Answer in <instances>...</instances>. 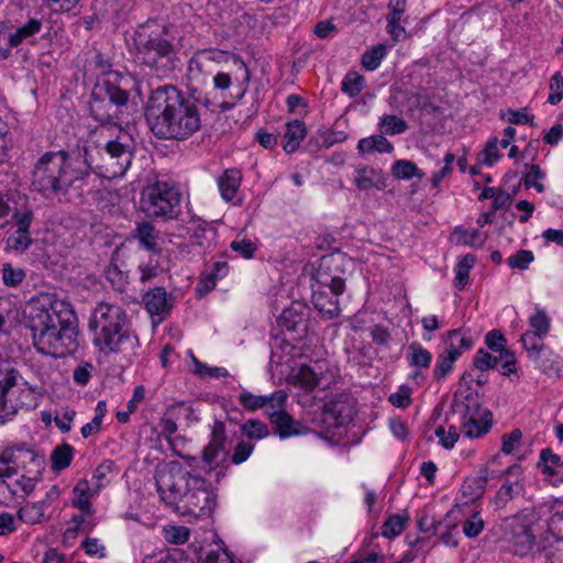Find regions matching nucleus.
Instances as JSON below:
<instances>
[{"mask_svg": "<svg viewBox=\"0 0 563 563\" xmlns=\"http://www.w3.org/2000/svg\"><path fill=\"white\" fill-rule=\"evenodd\" d=\"M498 139L496 136L492 137L485 145V148L481 153V162L487 166H493L496 162L499 161L500 154L498 152Z\"/></svg>", "mask_w": 563, "mask_h": 563, "instance_id": "nucleus-57", "label": "nucleus"}, {"mask_svg": "<svg viewBox=\"0 0 563 563\" xmlns=\"http://www.w3.org/2000/svg\"><path fill=\"white\" fill-rule=\"evenodd\" d=\"M486 410L482 407L477 393L468 391L465 394L463 390H456L453 395L449 415L457 417L459 422H463L478 418Z\"/></svg>", "mask_w": 563, "mask_h": 563, "instance_id": "nucleus-14", "label": "nucleus"}, {"mask_svg": "<svg viewBox=\"0 0 563 563\" xmlns=\"http://www.w3.org/2000/svg\"><path fill=\"white\" fill-rule=\"evenodd\" d=\"M307 134L306 125L302 121L295 120L287 123L286 132L283 140V148L287 154L296 152L300 142Z\"/></svg>", "mask_w": 563, "mask_h": 563, "instance_id": "nucleus-28", "label": "nucleus"}, {"mask_svg": "<svg viewBox=\"0 0 563 563\" xmlns=\"http://www.w3.org/2000/svg\"><path fill=\"white\" fill-rule=\"evenodd\" d=\"M534 256L531 251L520 250L508 258L511 268L527 269Z\"/></svg>", "mask_w": 563, "mask_h": 563, "instance_id": "nucleus-62", "label": "nucleus"}, {"mask_svg": "<svg viewBox=\"0 0 563 563\" xmlns=\"http://www.w3.org/2000/svg\"><path fill=\"white\" fill-rule=\"evenodd\" d=\"M179 191L165 181L145 187L141 194V209L150 218L176 220L181 213Z\"/></svg>", "mask_w": 563, "mask_h": 563, "instance_id": "nucleus-7", "label": "nucleus"}, {"mask_svg": "<svg viewBox=\"0 0 563 563\" xmlns=\"http://www.w3.org/2000/svg\"><path fill=\"white\" fill-rule=\"evenodd\" d=\"M484 529V520L479 512H474L463 523V533L467 538H476Z\"/></svg>", "mask_w": 563, "mask_h": 563, "instance_id": "nucleus-55", "label": "nucleus"}, {"mask_svg": "<svg viewBox=\"0 0 563 563\" xmlns=\"http://www.w3.org/2000/svg\"><path fill=\"white\" fill-rule=\"evenodd\" d=\"M29 231L16 230L8 238V246L16 251H25L32 244Z\"/></svg>", "mask_w": 563, "mask_h": 563, "instance_id": "nucleus-54", "label": "nucleus"}, {"mask_svg": "<svg viewBox=\"0 0 563 563\" xmlns=\"http://www.w3.org/2000/svg\"><path fill=\"white\" fill-rule=\"evenodd\" d=\"M321 286L327 289H318L313 291L312 303L322 318L331 320L340 314V306L338 297L345 290V280L340 276H332L329 280L320 282Z\"/></svg>", "mask_w": 563, "mask_h": 563, "instance_id": "nucleus-10", "label": "nucleus"}, {"mask_svg": "<svg viewBox=\"0 0 563 563\" xmlns=\"http://www.w3.org/2000/svg\"><path fill=\"white\" fill-rule=\"evenodd\" d=\"M305 321L302 313H297L292 308L285 309L280 316V323L288 331H297L299 324Z\"/></svg>", "mask_w": 563, "mask_h": 563, "instance_id": "nucleus-60", "label": "nucleus"}, {"mask_svg": "<svg viewBox=\"0 0 563 563\" xmlns=\"http://www.w3.org/2000/svg\"><path fill=\"white\" fill-rule=\"evenodd\" d=\"M92 174L106 175L103 150L85 140L70 150L44 153L34 166L31 186L46 199L79 203L90 192Z\"/></svg>", "mask_w": 563, "mask_h": 563, "instance_id": "nucleus-1", "label": "nucleus"}, {"mask_svg": "<svg viewBox=\"0 0 563 563\" xmlns=\"http://www.w3.org/2000/svg\"><path fill=\"white\" fill-rule=\"evenodd\" d=\"M521 473V467L518 464H514L507 468L506 475H512L516 477L514 486H501L495 496V504L497 507H504L515 496H518L523 487L519 482L518 476Z\"/></svg>", "mask_w": 563, "mask_h": 563, "instance_id": "nucleus-29", "label": "nucleus"}, {"mask_svg": "<svg viewBox=\"0 0 563 563\" xmlns=\"http://www.w3.org/2000/svg\"><path fill=\"white\" fill-rule=\"evenodd\" d=\"M189 534L190 530L185 526H167L163 529L165 540L172 544H184Z\"/></svg>", "mask_w": 563, "mask_h": 563, "instance_id": "nucleus-48", "label": "nucleus"}, {"mask_svg": "<svg viewBox=\"0 0 563 563\" xmlns=\"http://www.w3.org/2000/svg\"><path fill=\"white\" fill-rule=\"evenodd\" d=\"M229 53L219 48L198 49L194 53L188 63V69L191 74H210L211 65L225 63Z\"/></svg>", "mask_w": 563, "mask_h": 563, "instance_id": "nucleus-18", "label": "nucleus"}, {"mask_svg": "<svg viewBox=\"0 0 563 563\" xmlns=\"http://www.w3.org/2000/svg\"><path fill=\"white\" fill-rule=\"evenodd\" d=\"M406 358L412 367L428 368L432 361V354L420 343L412 342L407 349Z\"/></svg>", "mask_w": 563, "mask_h": 563, "instance_id": "nucleus-35", "label": "nucleus"}, {"mask_svg": "<svg viewBox=\"0 0 563 563\" xmlns=\"http://www.w3.org/2000/svg\"><path fill=\"white\" fill-rule=\"evenodd\" d=\"M435 435L439 438L440 444L446 450L452 449L460 438L455 426H451L448 431L443 427H438Z\"/></svg>", "mask_w": 563, "mask_h": 563, "instance_id": "nucleus-56", "label": "nucleus"}, {"mask_svg": "<svg viewBox=\"0 0 563 563\" xmlns=\"http://www.w3.org/2000/svg\"><path fill=\"white\" fill-rule=\"evenodd\" d=\"M38 398L40 394L36 393L35 388L29 386L26 382L19 383V389L13 391L7 400L8 404L2 416L13 415L21 408L35 409L38 405Z\"/></svg>", "mask_w": 563, "mask_h": 563, "instance_id": "nucleus-19", "label": "nucleus"}, {"mask_svg": "<svg viewBox=\"0 0 563 563\" xmlns=\"http://www.w3.org/2000/svg\"><path fill=\"white\" fill-rule=\"evenodd\" d=\"M135 231L142 247L152 253H159V231L152 223L147 221L139 223Z\"/></svg>", "mask_w": 563, "mask_h": 563, "instance_id": "nucleus-30", "label": "nucleus"}, {"mask_svg": "<svg viewBox=\"0 0 563 563\" xmlns=\"http://www.w3.org/2000/svg\"><path fill=\"white\" fill-rule=\"evenodd\" d=\"M92 344L104 355L122 353L139 345L126 311L117 305L99 302L88 324Z\"/></svg>", "mask_w": 563, "mask_h": 563, "instance_id": "nucleus-5", "label": "nucleus"}, {"mask_svg": "<svg viewBox=\"0 0 563 563\" xmlns=\"http://www.w3.org/2000/svg\"><path fill=\"white\" fill-rule=\"evenodd\" d=\"M241 178V173L238 169H227L218 179L219 190L224 200L231 201L235 197Z\"/></svg>", "mask_w": 563, "mask_h": 563, "instance_id": "nucleus-33", "label": "nucleus"}, {"mask_svg": "<svg viewBox=\"0 0 563 563\" xmlns=\"http://www.w3.org/2000/svg\"><path fill=\"white\" fill-rule=\"evenodd\" d=\"M74 495L73 506L84 514L91 515L93 510L89 500V484L86 479H81L76 484Z\"/></svg>", "mask_w": 563, "mask_h": 563, "instance_id": "nucleus-38", "label": "nucleus"}, {"mask_svg": "<svg viewBox=\"0 0 563 563\" xmlns=\"http://www.w3.org/2000/svg\"><path fill=\"white\" fill-rule=\"evenodd\" d=\"M529 324L532 330L529 332L537 333L541 336H547L551 327V319L543 309H537L536 313L529 318Z\"/></svg>", "mask_w": 563, "mask_h": 563, "instance_id": "nucleus-43", "label": "nucleus"}, {"mask_svg": "<svg viewBox=\"0 0 563 563\" xmlns=\"http://www.w3.org/2000/svg\"><path fill=\"white\" fill-rule=\"evenodd\" d=\"M552 510L547 531L563 536V500H555Z\"/></svg>", "mask_w": 563, "mask_h": 563, "instance_id": "nucleus-52", "label": "nucleus"}, {"mask_svg": "<svg viewBox=\"0 0 563 563\" xmlns=\"http://www.w3.org/2000/svg\"><path fill=\"white\" fill-rule=\"evenodd\" d=\"M74 448L68 443L56 445L51 454V467L55 472H60L68 467L73 461Z\"/></svg>", "mask_w": 563, "mask_h": 563, "instance_id": "nucleus-36", "label": "nucleus"}, {"mask_svg": "<svg viewBox=\"0 0 563 563\" xmlns=\"http://www.w3.org/2000/svg\"><path fill=\"white\" fill-rule=\"evenodd\" d=\"M543 339V336L537 333L526 331L521 335L520 341L529 360L532 361L539 369L547 372L552 368L554 364L553 358L556 357V355L551 349L544 345Z\"/></svg>", "mask_w": 563, "mask_h": 563, "instance_id": "nucleus-11", "label": "nucleus"}, {"mask_svg": "<svg viewBox=\"0 0 563 563\" xmlns=\"http://www.w3.org/2000/svg\"><path fill=\"white\" fill-rule=\"evenodd\" d=\"M229 273V265L224 261L213 263L209 271H206L202 278L199 280L197 288L200 292H208L212 290L217 282L227 276Z\"/></svg>", "mask_w": 563, "mask_h": 563, "instance_id": "nucleus-31", "label": "nucleus"}, {"mask_svg": "<svg viewBox=\"0 0 563 563\" xmlns=\"http://www.w3.org/2000/svg\"><path fill=\"white\" fill-rule=\"evenodd\" d=\"M239 401L246 410L254 411L267 406L266 395H254L247 390H243L239 395Z\"/></svg>", "mask_w": 563, "mask_h": 563, "instance_id": "nucleus-51", "label": "nucleus"}, {"mask_svg": "<svg viewBox=\"0 0 563 563\" xmlns=\"http://www.w3.org/2000/svg\"><path fill=\"white\" fill-rule=\"evenodd\" d=\"M135 60L157 77H167L175 69L173 44L158 31L156 20L137 25L133 35Z\"/></svg>", "mask_w": 563, "mask_h": 563, "instance_id": "nucleus-6", "label": "nucleus"}, {"mask_svg": "<svg viewBox=\"0 0 563 563\" xmlns=\"http://www.w3.org/2000/svg\"><path fill=\"white\" fill-rule=\"evenodd\" d=\"M268 417L271 423L275 427V433L282 439L299 434L297 427L300 423L295 422L286 410L268 411Z\"/></svg>", "mask_w": 563, "mask_h": 563, "instance_id": "nucleus-27", "label": "nucleus"}, {"mask_svg": "<svg viewBox=\"0 0 563 563\" xmlns=\"http://www.w3.org/2000/svg\"><path fill=\"white\" fill-rule=\"evenodd\" d=\"M393 175L399 179H411L412 177L422 178L423 173L420 172L418 166L410 161H396L391 167Z\"/></svg>", "mask_w": 563, "mask_h": 563, "instance_id": "nucleus-41", "label": "nucleus"}, {"mask_svg": "<svg viewBox=\"0 0 563 563\" xmlns=\"http://www.w3.org/2000/svg\"><path fill=\"white\" fill-rule=\"evenodd\" d=\"M186 231L190 243L199 247L203 253L216 246L217 231L198 217H191L186 222Z\"/></svg>", "mask_w": 563, "mask_h": 563, "instance_id": "nucleus-16", "label": "nucleus"}, {"mask_svg": "<svg viewBox=\"0 0 563 563\" xmlns=\"http://www.w3.org/2000/svg\"><path fill=\"white\" fill-rule=\"evenodd\" d=\"M42 26L43 23L38 19L32 18L27 20L24 24L16 27L14 32L10 33L8 44L11 47L21 45L23 42L41 32Z\"/></svg>", "mask_w": 563, "mask_h": 563, "instance_id": "nucleus-32", "label": "nucleus"}, {"mask_svg": "<svg viewBox=\"0 0 563 563\" xmlns=\"http://www.w3.org/2000/svg\"><path fill=\"white\" fill-rule=\"evenodd\" d=\"M488 483V470L485 467L481 470L479 475L468 479L463 485V493L467 494V489H472L470 495L477 498L484 494L485 487Z\"/></svg>", "mask_w": 563, "mask_h": 563, "instance_id": "nucleus-45", "label": "nucleus"}, {"mask_svg": "<svg viewBox=\"0 0 563 563\" xmlns=\"http://www.w3.org/2000/svg\"><path fill=\"white\" fill-rule=\"evenodd\" d=\"M26 327L35 350L55 358L75 353L78 347V318L73 306L53 295L41 296L29 305Z\"/></svg>", "mask_w": 563, "mask_h": 563, "instance_id": "nucleus-2", "label": "nucleus"}, {"mask_svg": "<svg viewBox=\"0 0 563 563\" xmlns=\"http://www.w3.org/2000/svg\"><path fill=\"white\" fill-rule=\"evenodd\" d=\"M225 426L222 421H216L210 441L202 451V460L210 471L216 470L227 461L229 453L225 449Z\"/></svg>", "mask_w": 563, "mask_h": 563, "instance_id": "nucleus-12", "label": "nucleus"}, {"mask_svg": "<svg viewBox=\"0 0 563 563\" xmlns=\"http://www.w3.org/2000/svg\"><path fill=\"white\" fill-rule=\"evenodd\" d=\"M1 461L10 462L19 466L30 475H41L45 460L43 455H38L33 450L24 448H11L1 453Z\"/></svg>", "mask_w": 563, "mask_h": 563, "instance_id": "nucleus-13", "label": "nucleus"}, {"mask_svg": "<svg viewBox=\"0 0 563 563\" xmlns=\"http://www.w3.org/2000/svg\"><path fill=\"white\" fill-rule=\"evenodd\" d=\"M453 239L459 245H467L474 249H481L485 239L477 229H463L455 228L453 231Z\"/></svg>", "mask_w": 563, "mask_h": 563, "instance_id": "nucleus-37", "label": "nucleus"}, {"mask_svg": "<svg viewBox=\"0 0 563 563\" xmlns=\"http://www.w3.org/2000/svg\"><path fill=\"white\" fill-rule=\"evenodd\" d=\"M123 111L101 97L90 93L89 112L91 118L101 125H114L121 128Z\"/></svg>", "mask_w": 563, "mask_h": 563, "instance_id": "nucleus-17", "label": "nucleus"}, {"mask_svg": "<svg viewBox=\"0 0 563 563\" xmlns=\"http://www.w3.org/2000/svg\"><path fill=\"white\" fill-rule=\"evenodd\" d=\"M563 99V76L561 73H555L550 82V93L548 96V102L551 104H558Z\"/></svg>", "mask_w": 563, "mask_h": 563, "instance_id": "nucleus-59", "label": "nucleus"}, {"mask_svg": "<svg viewBox=\"0 0 563 563\" xmlns=\"http://www.w3.org/2000/svg\"><path fill=\"white\" fill-rule=\"evenodd\" d=\"M93 371V365L89 362H80L73 372V379L79 386H86Z\"/></svg>", "mask_w": 563, "mask_h": 563, "instance_id": "nucleus-61", "label": "nucleus"}, {"mask_svg": "<svg viewBox=\"0 0 563 563\" xmlns=\"http://www.w3.org/2000/svg\"><path fill=\"white\" fill-rule=\"evenodd\" d=\"M364 77L356 71H349L343 80L341 90L343 93L353 98L360 95L363 90Z\"/></svg>", "mask_w": 563, "mask_h": 563, "instance_id": "nucleus-42", "label": "nucleus"}, {"mask_svg": "<svg viewBox=\"0 0 563 563\" xmlns=\"http://www.w3.org/2000/svg\"><path fill=\"white\" fill-rule=\"evenodd\" d=\"M493 427V413L490 410L483 411L478 418L460 422V429L464 437L474 439L488 433Z\"/></svg>", "mask_w": 563, "mask_h": 563, "instance_id": "nucleus-26", "label": "nucleus"}, {"mask_svg": "<svg viewBox=\"0 0 563 563\" xmlns=\"http://www.w3.org/2000/svg\"><path fill=\"white\" fill-rule=\"evenodd\" d=\"M461 335V330H451L448 332V349L439 354L437 364L433 368V376L437 380L443 379L453 368V364L461 356V350L456 347L454 340Z\"/></svg>", "mask_w": 563, "mask_h": 563, "instance_id": "nucleus-20", "label": "nucleus"}, {"mask_svg": "<svg viewBox=\"0 0 563 563\" xmlns=\"http://www.w3.org/2000/svg\"><path fill=\"white\" fill-rule=\"evenodd\" d=\"M408 521V517L400 515H391L387 518L383 526L382 534L385 538L391 539L399 536Z\"/></svg>", "mask_w": 563, "mask_h": 563, "instance_id": "nucleus-44", "label": "nucleus"}, {"mask_svg": "<svg viewBox=\"0 0 563 563\" xmlns=\"http://www.w3.org/2000/svg\"><path fill=\"white\" fill-rule=\"evenodd\" d=\"M220 550L218 545V549L210 550L205 556L200 555L199 560L201 563H234L232 556L225 549H222V552H220Z\"/></svg>", "mask_w": 563, "mask_h": 563, "instance_id": "nucleus-63", "label": "nucleus"}, {"mask_svg": "<svg viewBox=\"0 0 563 563\" xmlns=\"http://www.w3.org/2000/svg\"><path fill=\"white\" fill-rule=\"evenodd\" d=\"M530 168V170L525 175L523 183L526 188H534L538 192L544 191V185L540 183L545 177L544 172L541 170L539 165L526 164V168Z\"/></svg>", "mask_w": 563, "mask_h": 563, "instance_id": "nucleus-47", "label": "nucleus"}, {"mask_svg": "<svg viewBox=\"0 0 563 563\" xmlns=\"http://www.w3.org/2000/svg\"><path fill=\"white\" fill-rule=\"evenodd\" d=\"M298 384L306 390H312L319 385L317 373L308 365L300 366L296 375Z\"/></svg>", "mask_w": 563, "mask_h": 563, "instance_id": "nucleus-50", "label": "nucleus"}, {"mask_svg": "<svg viewBox=\"0 0 563 563\" xmlns=\"http://www.w3.org/2000/svg\"><path fill=\"white\" fill-rule=\"evenodd\" d=\"M145 120L150 131L164 141H186L201 129L196 101L173 85H163L151 91Z\"/></svg>", "mask_w": 563, "mask_h": 563, "instance_id": "nucleus-3", "label": "nucleus"}, {"mask_svg": "<svg viewBox=\"0 0 563 563\" xmlns=\"http://www.w3.org/2000/svg\"><path fill=\"white\" fill-rule=\"evenodd\" d=\"M19 379L22 377L19 372L8 363H0V416L8 404L13 391L19 389Z\"/></svg>", "mask_w": 563, "mask_h": 563, "instance_id": "nucleus-24", "label": "nucleus"}, {"mask_svg": "<svg viewBox=\"0 0 563 563\" xmlns=\"http://www.w3.org/2000/svg\"><path fill=\"white\" fill-rule=\"evenodd\" d=\"M142 301L152 317L158 316L161 319L166 317L173 307V299L168 298L166 289L159 286L147 290Z\"/></svg>", "mask_w": 563, "mask_h": 563, "instance_id": "nucleus-21", "label": "nucleus"}, {"mask_svg": "<svg viewBox=\"0 0 563 563\" xmlns=\"http://www.w3.org/2000/svg\"><path fill=\"white\" fill-rule=\"evenodd\" d=\"M44 509L45 501L31 503L21 507L18 516L25 523L35 525L43 520Z\"/></svg>", "mask_w": 563, "mask_h": 563, "instance_id": "nucleus-39", "label": "nucleus"}, {"mask_svg": "<svg viewBox=\"0 0 563 563\" xmlns=\"http://www.w3.org/2000/svg\"><path fill=\"white\" fill-rule=\"evenodd\" d=\"M411 393L412 389L408 385H401L396 393H393L388 400L397 408H407L411 405Z\"/></svg>", "mask_w": 563, "mask_h": 563, "instance_id": "nucleus-53", "label": "nucleus"}, {"mask_svg": "<svg viewBox=\"0 0 563 563\" xmlns=\"http://www.w3.org/2000/svg\"><path fill=\"white\" fill-rule=\"evenodd\" d=\"M355 413L354 399L347 395H336L323 406V416L335 427L349 423Z\"/></svg>", "mask_w": 563, "mask_h": 563, "instance_id": "nucleus-15", "label": "nucleus"}, {"mask_svg": "<svg viewBox=\"0 0 563 563\" xmlns=\"http://www.w3.org/2000/svg\"><path fill=\"white\" fill-rule=\"evenodd\" d=\"M504 538L512 553L526 556L537 544L532 523L526 516L508 518L504 523Z\"/></svg>", "mask_w": 563, "mask_h": 563, "instance_id": "nucleus-9", "label": "nucleus"}, {"mask_svg": "<svg viewBox=\"0 0 563 563\" xmlns=\"http://www.w3.org/2000/svg\"><path fill=\"white\" fill-rule=\"evenodd\" d=\"M104 161V176H123L131 164L133 142L131 135L119 128L114 140H109L102 145Z\"/></svg>", "mask_w": 563, "mask_h": 563, "instance_id": "nucleus-8", "label": "nucleus"}, {"mask_svg": "<svg viewBox=\"0 0 563 563\" xmlns=\"http://www.w3.org/2000/svg\"><path fill=\"white\" fill-rule=\"evenodd\" d=\"M497 362V356H493L490 353L486 352L483 349H479L473 358L474 366L482 372L495 368Z\"/></svg>", "mask_w": 563, "mask_h": 563, "instance_id": "nucleus-58", "label": "nucleus"}, {"mask_svg": "<svg viewBox=\"0 0 563 563\" xmlns=\"http://www.w3.org/2000/svg\"><path fill=\"white\" fill-rule=\"evenodd\" d=\"M385 55L386 47L383 44H378L362 55V65L367 70H375L380 65Z\"/></svg>", "mask_w": 563, "mask_h": 563, "instance_id": "nucleus-46", "label": "nucleus"}, {"mask_svg": "<svg viewBox=\"0 0 563 563\" xmlns=\"http://www.w3.org/2000/svg\"><path fill=\"white\" fill-rule=\"evenodd\" d=\"M155 483L161 500L174 511L196 518L210 517L217 506L212 485L177 462L158 468Z\"/></svg>", "mask_w": 563, "mask_h": 563, "instance_id": "nucleus-4", "label": "nucleus"}, {"mask_svg": "<svg viewBox=\"0 0 563 563\" xmlns=\"http://www.w3.org/2000/svg\"><path fill=\"white\" fill-rule=\"evenodd\" d=\"M91 91L93 96L101 97L122 110L128 107L129 92L115 85L111 78L99 79Z\"/></svg>", "mask_w": 563, "mask_h": 563, "instance_id": "nucleus-22", "label": "nucleus"}, {"mask_svg": "<svg viewBox=\"0 0 563 563\" xmlns=\"http://www.w3.org/2000/svg\"><path fill=\"white\" fill-rule=\"evenodd\" d=\"M241 431L250 439L261 440L268 434L266 424L256 419H249L241 426Z\"/></svg>", "mask_w": 563, "mask_h": 563, "instance_id": "nucleus-49", "label": "nucleus"}, {"mask_svg": "<svg viewBox=\"0 0 563 563\" xmlns=\"http://www.w3.org/2000/svg\"><path fill=\"white\" fill-rule=\"evenodd\" d=\"M267 399V412L268 411H277L285 410V406L288 399V394L285 390H276L271 395H266Z\"/></svg>", "mask_w": 563, "mask_h": 563, "instance_id": "nucleus-64", "label": "nucleus"}, {"mask_svg": "<svg viewBox=\"0 0 563 563\" xmlns=\"http://www.w3.org/2000/svg\"><path fill=\"white\" fill-rule=\"evenodd\" d=\"M379 128L383 134L396 135L405 133L408 130V124L400 117L387 114L380 118Z\"/></svg>", "mask_w": 563, "mask_h": 563, "instance_id": "nucleus-40", "label": "nucleus"}, {"mask_svg": "<svg viewBox=\"0 0 563 563\" xmlns=\"http://www.w3.org/2000/svg\"><path fill=\"white\" fill-rule=\"evenodd\" d=\"M356 188L361 191L371 189L384 190L386 188L385 174L372 166L356 168L353 179Z\"/></svg>", "mask_w": 563, "mask_h": 563, "instance_id": "nucleus-23", "label": "nucleus"}, {"mask_svg": "<svg viewBox=\"0 0 563 563\" xmlns=\"http://www.w3.org/2000/svg\"><path fill=\"white\" fill-rule=\"evenodd\" d=\"M538 550L548 563H563V536L545 531L538 542Z\"/></svg>", "mask_w": 563, "mask_h": 563, "instance_id": "nucleus-25", "label": "nucleus"}, {"mask_svg": "<svg viewBox=\"0 0 563 563\" xmlns=\"http://www.w3.org/2000/svg\"><path fill=\"white\" fill-rule=\"evenodd\" d=\"M357 151L360 154L374 152L391 153L394 146L383 134H379L361 139L357 144Z\"/></svg>", "mask_w": 563, "mask_h": 563, "instance_id": "nucleus-34", "label": "nucleus"}]
</instances>
